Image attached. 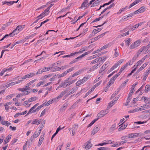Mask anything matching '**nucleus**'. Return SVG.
I'll list each match as a JSON object with an SVG mask.
<instances>
[{"mask_svg": "<svg viewBox=\"0 0 150 150\" xmlns=\"http://www.w3.org/2000/svg\"><path fill=\"white\" fill-rule=\"evenodd\" d=\"M67 90L63 91L57 97V99L60 98L64 96L67 92Z\"/></svg>", "mask_w": 150, "mask_h": 150, "instance_id": "f3484780", "label": "nucleus"}, {"mask_svg": "<svg viewBox=\"0 0 150 150\" xmlns=\"http://www.w3.org/2000/svg\"><path fill=\"white\" fill-rule=\"evenodd\" d=\"M138 83L136 82L132 86V87L131 88V89L130 90V92L129 93V95H132L133 94V93L134 92V91H135V90L134 91V89L135 88V86L136 85H137V84H138Z\"/></svg>", "mask_w": 150, "mask_h": 150, "instance_id": "0eeeda50", "label": "nucleus"}, {"mask_svg": "<svg viewBox=\"0 0 150 150\" xmlns=\"http://www.w3.org/2000/svg\"><path fill=\"white\" fill-rule=\"evenodd\" d=\"M83 71V70L82 69H80L79 70V71H77L75 72L74 73L72 76V77H74L76 76L79 75L81 74Z\"/></svg>", "mask_w": 150, "mask_h": 150, "instance_id": "dca6fc26", "label": "nucleus"}, {"mask_svg": "<svg viewBox=\"0 0 150 150\" xmlns=\"http://www.w3.org/2000/svg\"><path fill=\"white\" fill-rule=\"evenodd\" d=\"M106 59V57H100L98 59L99 61H105Z\"/></svg>", "mask_w": 150, "mask_h": 150, "instance_id": "e433bc0d", "label": "nucleus"}, {"mask_svg": "<svg viewBox=\"0 0 150 150\" xmlns=\"http://www.w3.org/2000/svg\"><path fill=\"white\" fill-rule=\"evenodd\" d=\"M139 56V55H138L137 54H136L135 55L134 57H133L132 59V60L133 62H134L136 59H137V58Z\"/></svg>", "mask_w": 150, "mask_h": 150, "instance_id": "864d4df0", "label": "nucleus"}, {"mask_svg": "<svg viewBox=\"0 0 150 150\" xmlns=\"http://www.w3.org/2000/svg\"><path fill=\"white\" fill-rule=\"evenodd\" d=\"M41 120L42 119L38 120V119H36L32 122V124H34L35 123L36 125H39L40 123Z\"/></svg>", "mask_w": 150, "mask_h": 150, "instance_id": "2eb2a0df", "label": "nucleus"}, {"mask_svg": "<svg viewBox=\"0 0 150 150\" xmlns=\"http://www.w3.org/2000/svg\"><path fill=\"white\" fill-rule=\"evenodd\" d=\"M148 71H146V72L145 73L143 79V80L144 81H145L146 80L148 76V75L150 73Z\"/></svg>", "mask_w": 150, "mask_h": 150, "instance_id": "c85d7f7f", "label": "nucleus"}, {"mask_svg": "<svg viewBox=\"0 0 150 150\" xmlns=\"http://www.w3.org/2000/svg\"><path fill=\"white\" fill-rule=\"evenodd\" d=\"M124 122L122 123L120 125H121V126L118 129L119 131H121L123 130L124 129L126 128V127L127 124L125 125V124L124 123Z\"/></svg>", "mask_w": 150, "mask_h": 150, "instance_id": "9d476101", "label": "nucleus"}, {"mask_svg": "<svg viewBox=\"0 0 150 150\" xmlns=\"http://www.w3.org/2000/svg\"><path fill=\"white\" fill-rule=\"evenodd\" d=\"M70 78H69L66 79L63 82H62L61 84L62 85V87H63L64 88H65L66 87V86H65L66 84L67 85V83H68V81L69 80Z\"/></svg>", "mask_w": 150, "mask_h": 150, "instance_id": "4468645a", "label": "nucleus"}, {"mask_svg": "<svg viewBox=\"0 0 150 150\" xmlns=\"http://www.w3.org/2000/svg\"><path fill=\"white\" fill-rule=\"evenodd\" d=\"M100 31L99 28L97 29H94L92 32V33H94V35H95L97 33Z\"/></svg>", "mask_w": 150, "mask_h": 150, "instance_id": "7c9ffc66", "label": "nucleus"}, {"mask_svg": "<svg viewBox=\"0 0 150 150\" xmlns=\"http://www.w3.org/2000/svg\"><path fill=\"white\" fill-rule=\"evenodd\" d=\"M99 61V60H98V59H95L94 60L92 61L91 63V64H95L96 62H97Z\"/></svg>", "mask_w": 150, "mask_h": 150, "instance_id": "052dcab7", "label": "nucleus"}, {"mask_svg": "<svg viewBox=\"0 0 150 150\" xmlns=\"http://www.w3.org/2000/svg\"><path fill=\"white\" fill-rule=\"evenodd\" d=\"M98 120V119H95L93 120L88 126L87 127H88L92 126L94 123Z\"/></svg>", "mask_w": 150, "mask_h": 150, "instance_id": "cd10ccee", "label": "nucleus"}, {"mask_svg": "<svg viewBox=\"0 0 150 150\" xmlns=\"http://www.w3.org/2000/svg\"><path fill=\"white\" fill-rule=\"evenodd\" d=\"M45 82L44 81H41L40 82L38 83L36 85L37 87H38L40 85H43L45 83Z\"/></svg>", "mask_w": 150, "mask_h": 150, "instance_id": "72a5a7b5", "label": "nucleus"}, {"mask_svg": "<svg viewBox=\"0 0 150 150\" xmlns=\"http://www.w3.org/2000/svg\"><path fill=\"white\" fill-rule=\"evenodd\" d=\"M92 146V144L89 141H87L83 145V147L86 149H89Z\"/></svg>", "mask_w": 150, "mask_h": 150, "instance_id": "20e7f679", "label": "nucleus"}, {"mask_svg": "<svg viewBox=\"0 0 150 150\" xmlns=\"http://www.w3.org/2000/svg\"><path fill=\"white\" fill-rule=\"evenodd\" d=\"M37 79H34L32 81H31L29 83L26 84L25 87L26 88L28 87L29 86L31 85L34 82L36 81Z\"/></svg>", "mask_w": 150, "mask_h": 150, "instance_id": "5701e85b", "label": "nucleus"}, {"mask_svg": "<svg viewBox=\"0 0 150 150\" xmlns=\"http://www.w3.org/2000/svg\"><path fill=\"white\" fill-rule=\"evenodd\" d=\"M142 63V62L140 60L137 62L136 64V65H134V67H137L138 66L141 65Z\"/></svg>", "mask_w": 150, "mask_h": 150, "instance_id": "09e8293b", "label": "nucleus"}, {"mask_svg": "<svg viewBox=\"0 0 150 150\" xmlns=\"http://www.w3.org/2000/svg\"><path fill=\"white\" fill-rule=\"evenodd\" d=\"M131 39L130 38H128L127 39V40H125V42L126 43L127 45L129 46V45L130 43V42Z\"/></svg>", "mask_w": 150, "mask_h": 150, "instance_id": "de8ad7c7", "label": "nucleus"}, {"mask_svg": "<svg viewBox=\"0 0 150 150\" xmlns=\"http://www.w3.org/2000/svg\"><path fill=\"white\" fill-rule=\"evenodd\" d=\"M50 9L48 7L47 8L44 10V11L43 12V13H45V15H47L49 13V10Z\"/></svg>", "mask_w": 150, "mask_h": 150, "instance_id": "a18cd8bd", "label": "nucleus"}, {"mask_svg": "<svg viewBox=\"0 0 150 150\" xmlns=\"http://www.w3.org/2000/svg\"><path fill=\"white\" fill-rule=\"evenodd\" d=\"M114 1H115V0H111L108 2L107 3H105V4H103V6H106L109 5L111 3H112V2H113Z\"/></svg>", "mask_w": 150, "mask_h": 150, "instance_id": "5fc2aeb1", "label": "nucleus"}, {"mask_svg": "<svg viewBox=\"0 0 150 150\" xmlns=\"http://www.w3.org/2000/svg\"><path fill=\"white\" fill-rule=\"evenodd\" d=\"M128 65V63L125 64L123 66H122L121 68H120V71H122L124 70L126 68Z\"/></svg>", "mask_w": 150, "mask_h": 150, "instance_id": "58836bf2", "label": "nucleus"}, {"mask_svg": "<svg viewBox=\"0 0 150 150\" xmlns=\"http://www.w3.org/2000/svg\"><path fill=\"white\" fill-rule=\"evenodd\" d=\"M145 46H144L142 47L139 50V51L137 52V54L138 55H139L145 49L144 48Z\"/></svg>", "mask_w": 150, "mask_h": 150, "instance_id": "6ab92c4d", "label": "nucleus"}, {"mask_svg": "<svg viewBox=\"0 0 150 150\" xmlns=\"http://www.w3.org/2000/svg\"><path fill=\"white\" fill-rule=\"evenodd\" d=\"M77 90L76 87H74L72 88L71 90V92H70V94H72L74 93Z\"/></svg>", "mask_w": 150, "mask_h": 150, "instance_id": "49530a36", "label": "nucleus"}, {"mask_svg": "<svg viewBox=\"0 0 150 150\" xmlns=\"http://www.w3.org/2000/svg\"><path fill=\"white\" fill-rule=\"evenodd\" d=\"M53 99L52 100H49L47 101V102L46 104H45V105L46 106H48L49 105L52 104L53 103Z\"/></svg>", "mask_w": 150, "mask_h": 150, "instance_id": "4c0bfd02", "label": "nucleus"}, {"mask_svg": "<svg viewBox=\"0 0 150 150\" xmlns=\"http://www.w3.org/2000/svg\"><path fill=\"white\" fill-rule=\"evenodd\" d=\"M88 28H86L85 29L83 30L82 31V33L81 34H80L78 36H79L81 34H85L86 33V32H87L88 31Z\"/></svg>", "mask_w": 150, "mask_h": 150, "instance_id": "6e6d98bb", "label": "nucleus"}, {"mask_svg": "<svg viewBox=\"0 0 150 150\" xmlns=\"http://www.w3.org/2000/svg\"><path fill=\"white\" fill-rule=\"evenodd\" d=\"M127 8V6H125V7L122 8V9H120L119 11H118L117 14H120L122 12L124 11Z\"/></svg>", "mask_w": 150, "mask_h": 150, "instance_id": "c756f323", "label": "nucleus"}, {"mask_svg": "<svg viewBox=\"0 0 150 150\" xmlns=\"http://www.w3.org/2000/svg\"><path fill=\"white\" fill-rule=\"evenodd\" d=\"M145 102L146 104H150V98H148L146 97Z\"/></svg>", "mask_w": 150, "mask_h": 150, "instance_id": "13d9d810", "label": "nucleus"}, {"mask_svg": "<svg viewBox=\"0 0 150 150\" xmlns=\"http://www.w3.org/2000/svg\"><path fill=\"white\" fill-rule=\"evenodd\" d=\"M38 99V98L36 97H33L28 100V101L31 102L32 101H34Z\"/></svg>", "mask_w": 150, "mask_h": 150, "instance_id": "a878e982", "label": "nucleus"}, {"mask_svg": "<svg viewBox=\"0 0 150 150\" xmlns=\"http://www.w3.org/2000/svg\"><path fill=\"white\" fill-rule=\"evenodd\" d=\"M139 99V98L138 97H137L136 98H134L132 100V105H134V106H135L136 105H135V103Z\"/></svg>", "mask_w": 150, "mask_h": 150, "instance_id": "b1692460", "label": "nucleus"}, {"mask_svg": "<svg viewBox=\"0 0 150 150\" xmlns=\"http://www.w3.org/2000/svg\"><path fill=\"white\" fill-rule=\"evenodd\" d=\"M34 109H35L34 107H32L29 110L27 114H26V115H28L32 113H33L35 112V110H34Z\"/></svg>", "mask_w": 150, "mask_h": 150, "instance_id": "aec40b11", "label": "nucleus"}, {"mask_svg": "<svg viewBox=\"0 0 150 150\" xmlns=\"http://www.w3.org/2000/svg\"><path fill=\"white\" fill-rule=\"evenodd\" d=\"M67 73L66 72V71H65L63 73L59 75L58 78H60L62 77H63L65 76H66L67 74Z\"/></svg>", "mask_w": 150, "mask_h": 150, "instance_id": "ea45409f", "label": "nucleus"}, {"mask_svg": "<svg viewBox=\"0 0 150 150\" xmlns=\"http://www.w3.org/2000/svg\"><path fill=\"white\" fill-rule=\"evenodd\" d=\"M16 28L19 32V31H21L23 28V27L22 26H21V25H18Z\"/></svg>", "mask_w": 150, "mask_h": 150, "instance_id": "3c124183", "label": "nucleus"}, {"mask_svg": "<svg viewBox=\"0 0 150 150\" xmlns=\"http://www.w3.org/2000/svg\"><path fill=\"white\" fill-rule=\"evenodd\" d=\"M75 67H71L68 69L67 70L65 71H66L67 73V74L68 73H69L72 71L74 70L75 69Z\"/></svg>", "mask_w": 150, "mask_h": 150, "instance_id": "37998d69", "label": "nucleus"}, {"mask_svg": "<svg viewBox=\"0 0 150 150\" xmlns=\"http://www.w3.org/2000/svg\"><path fill=\"white\" fill-rule=\"evenodd\" d=\"M150 107V106L149 105H145L141 106L140 108H138L139 111H141L147 108H149Z\"/></svg>", "mask_w": 150, "mask_h": 150, "instance_id": "f8f14e48", "label": "nucleus"}, {"mask_svg": "<svg viewBox=\"0 0 150 150\" xmlns=\"http://www.w3.org/2000/svg\"><path fill=\"white\" fill-rule=\"evenodd\" d=\"M128 18H129L128 17V16H125L123 17L120 20L119 22V23H120L123 22L124 20L127 19Z\"/></svg>", "mask_w": 150, "mask_h": 150, "instance_id": "79ce46f5", "label": "nucleus"}, {"mask_svg": "<svg viewBox=\"0 0 150 150\" xmlns=\"http://www.w3.org/2000/svg\"><path fill=\"white\" fill-rule=\"evenodd\" d=\"M105 115V114L103 112V111L101 110L97 114V117L98 118L97 119L98 120L100 118L103 117Z\"/></svg>", "mask_w": 150, "mask_h": 150, "instance_id": "1a4fd4ad", "label": "nucleus"}, {"mask_svg": "<svg viewBox=\"0 0 150 150\" xmlns=\"http://www.w3.org/2000/svg\"><path fill=\"white\" fill-rule=\"evenodd\" d=\"M70 132V133H71V132H72V135L73 136L74 135V133H75V132L73 130V129L72 128H70L69 129Z\"/></svg>", "mask_w": 150, "mask_h": 150, "instance_id": "e2e57ef3", "label": "nucleus"}, {"mask_svg": "<svg viewBox=\"0 0 150 150\" xmlns=\"http://www.w3.org/2000/svg\"><path fill=\"white\" fill-rule=\"evenodd\" d=\"M149 91H150V85H149V84H147L145 86V93H146Z\"/></svg>", "mask_w": 150, "mask_h": 150, "instance_id": "412c9836", "label": "nucleus"}, {"mask_svg": "<svg viewBox=\"0 0 150 150\" xmlns=\"http://www.w3.org/2000/svg\"><path fill=\"white\" fill-rule=\"evenodd\" d=\"M141 1V0H136L132 3L133 4V5L134 6L135 5L137 4V3H138L139 2Z\"/></svg>", "mask_w": 150, "mask_h": 150, "instance_id": "69168bd1", "label": "nucleus"}, {"mask_svg": "<svg viewBox=\"0 0 150 150\" xmlns=\"http://www.w3.org/2000/svg\"><path fill=\"white\" fill-rule=\"evenodd\" d=\"M90 77V76L88 75L87 76L84 77L82 80H81V81H82V82H83V83L85 82L88 79H89Z\"/></svg>", "mask_w": 150, "mask_h": 150, "instance_id": "393cba45", "label": "nucleus"}, {"mask_svg": "<svg viewBox=\"0 0 150 150\" xmlns=\"http://www.w3.org/2000/svg\"><path fill=\"white\" fill-rule=\"evenodd\" d=\"M88 1V0H85L83 2L81 6L79 8H83V7H86L87 5V3Z\"/></svg>", "mask_w": 150, "mask_h": 150, "instance_id": "9b49d317", "label": "nucleus"}, {"mask_svg": "<svg viewBox=\"0 0 150 150\" xmlns=\"http://www.w3.org/2000/svg\"><path fill=\"white\" fill-rule=\"evenodd\" d=\"M69 105L68 102H66L61 107L62 109H65Z\"/></svg>", "mask_w": 150, "mask_h": 150, "instance_id": "4be33fe9", "label": "nucleus"}, {"mask_svg": "<svg viewBox=\"0 0 150 150\" xmlns=\"http://www.w3.org/2000/svg\"><path fill=\"white\" fill-rule=\"evenodd\" d=\"M41 69V70L42 72H44L46 71H47L50 70L51 69L50 67H44Z\"/></svg>", "mask_w": 150, "mask_h": 150, "instance_id": "bb28decb", "label": "nucleus"}, {"mask_svg": "<svg viewBox=\"0 0 150 150\" xmlns=\"http://www.w3.org/2000/svg\"><path fill=\"white\" fill-rule=\"evenodd\" d=\"M143 134L139 133H133L130 134L128 135V137L129 138H136L138 136H141Z\"/></svg>", "mask_w": 150, "mask_h": 150, "instance_id": "f03ea898", "label": "nucleus"}, {"mask_svg": "<svg viewBox=\"0 0 150 150\" xmlns=\"http://www.w3.org/2000/svg\"><path fill=\"white\" fill-rule=\"evenodd\" d=\"M27 74L28 76V78H29L35 76V74L34 73H31Z\"/></svg>", "mask_w": 150, "mask_h": 150, "instance_id": "603ef678", "label": "nucleus"}, {"mask_svg": "<svg viewBox=\"0 0 150 150\" xmlns=\"http://www.w3.org/2000/svg\"><path fill=\"white\" fill-rule=\"evenodd\" d=\"M108 46H110V45L109 44L106 45H105L101 48V50H103L107 48L108 47Z\"/></svg>", "mask_w": 150, "mask_h": 150, "instance_id": "0e129e2a", "label": "nucleus"}, {"mask_svg": "<svg viewBox=\"0 0 150 150\" xmlns=\"http://www.w3.org/2000/svg\"><path fill=\"white\" fill-rule=\"evenodd\" d=\"M116 127V125L115 123L112 125L109 129V132H111L115 129V128Z\"/></svg>", "mask_w": 150, "mask_h": 150, "instance_id": "a211bd4d", "label": "nucleus"}, {"mask_svg": "<svg viewBox=\"0 0 150 150\" xmlns=\"http://www.w3.org/2000/svg\"><path fill=\"white\" fill-rule=\"evenodd\" d=\"M100 2V0H96L93 4L92 6H91V7H92V6H94L97 5Z\"/></svg>", "mask_w": 150, "mask_h": 150, "instance_id": "f704fd0d", "label": "nucleus"}, {"mask_svg": "<svg viewBox=\"0 0 150 150\" xmlns=\"http://www.w3.org/2000/svg\"><path fill=\"white\" fill-rule=\"evenodd\" d=\"M132 95H129V94L128 97L127 99V101L129 103L130 101V100L131 99V96Z\"/></svg>", "mask_w": 150, "mask_h": 150, "instance_id": "680f3d73", "label": "nucleus"}, {"mask_svg": "<svg viewBox=\"0 0 150 150\" xmlns=\"http://www.w3.org/2000/svg\"><path fill=\"white\" fill-rule=\"evenodd\" d=\"M23 80H18L16 82H11V83H9L7 85H6V86L7 88H8V87L10 86H13V85L16 84H18L19 83L21 82Z\"/></svg>", "mask_w": 150, "mask_h": 150, "instance_id": "423d86ee", "label": "nucleus"}, {"mask_svg": "<svg viewBox=\"0 0 150 150\" xmlns=\"http://www.w3.org/2000/svg\"><path fill=\"white\" fill-rule=\"evenodd\" d=\"M141 43V41L140 40L136 41L130 45L129 48L131 49H134L139 46Z\"/></svg>", "mask_w": 150, "mask_h": 150, "instance_id": "f257e3e1", "label": "nucleus"}, {"mask_svg": "<svg viewBox=\"0 0 150 150\" xmlns=\"http://www.w3.org/2000/svg\"><path fill=\"white\" fill-rule=\"evenodd\" d=\"M15 3L14 1H5L2 2V5H4L5 4H6L7 5H12Z\"/></svg>", "mask_w": 150, "mask_h": 150, "instance_id": "ddd939ff", "label": "nucleus"}, {"mask_svg": "<svg viewBox=\"0 0 150 150\" xmlns=\"http://www.w3.org/2000/svg\"><path fill=\"white\" fill-rule=\"evenodd\" d=\"M139 111L138 110V108H136L135 109L133 110H130L128 112L130 113H134V112H136Z\"/></svg>", "mask_w": 150, "mask_h": 150, "instance_id": "2f4dec72", "label": "nucleus"}, {"mask_svg": "<svg viewBox=\"0 0 150 150\" xmlns=\"http://www.w3.org/2000/svg\"><path fill=\"white\" fill-rule=\"evenodd\" d=\"M107 22H108L107 21H105L103 23V24H102L101 25H99L97 26H93V27L94 28H98V27H100L103 26L104 24L106 23Z\"/></svg>", "mask_w": 150, "mask_h": 150, "instance_id": "bf43d9fd", "label": "nucleus"}, {"mask_svg": "<svg viewBox=\"0 0 150 150\" xmlns=\"http://www.w3.org/2000/svg\"><path fill=\"white\" fill-rule=\"evenodd\" d=\"M40 133V130H39L38 132L36 131L35 132L34 134L31 137L30 140H31V141L33 140L35 138H37L39 136Z\"/></svg>", "mask_w": 150, "mask_h": 150, "instance_id": "7ed1b4c3", "label": "nucleus"}, {"mask_svg": "<svg viewBox=\"0 0 150 150\" xmlns=\"http://www.w3.org/2000/svg\"><path fill=\"white\" fill-rule=\"evenodd\" d=\"M76 80H74L72 81H68V83L66 85V86H69L70 84L74 83L75 82V81Z\"/></svg>", "mask_w": 150, "mask_h": 150, "instance_id": "c9c22d12", "label": "nucleus"}, {"mask_svg": "<svg viewBox=\"0 0 150 150\" xmlns=\"http://www.w3.org/2000/svg\"><path fill=\"white\" fill-rule=\"evenodd\" d=\"M148 64L147 63H145L144 64H143L142 66L140 67L139 68V70H141V71L144 69L148 65Z\"/></svg>", "mask_w": 150, "mask_h": 150, "instance_id": "473e14b6", "label": "nucleus"}, {"mask_svg": "<svg viewBox=\"0 0 150 150\" xmlns=\"http://www.w3.org/2000/svg\"><path fill=\"white\" fill-rule=\"evenodd\" d=\"M53 75L52 74H50L48 75H46L43 76V79H45L48 78H50Z\"/></svg>", "mask_w": 150, "mask_h": 150, "instance_id": "8fccbe9b", "label": "nucleus"}, {"mask_svg": "<svg viewBox=\"0 0 150 150\" xmlns=\"http://www.w3.org/2000/svg\"><path fill=\"white\" fill-rule=\"evenodd\" d=\"M145 11V8L144 6H142L138 10L135 11L134 13H139L144 12Z\"/></svg>", "mask_w": 150, "mask_h": 150, "instance_id": "6e6552de", "label": "nucleus"}, {"mask_svg": "<svg viewBox=\"0 0 150 150\" xmlns=\"http://www.w3.org/2000/svg\"><path fill=\"white\" fill-rule=\"evenodd\" d=\"M112 103L111 102L110 103L108 106L107 108H108V109L110 108L112 105L114 104V102L113 101H112Z\"/></svg>", "mask_w": 150, "mask_h": 150, "instance_id": "a19ab883", "label": "nucleus"}, {"mask_svg": "<svg viewBox=\"0 0 150 150\" xmlns=\"http://www.w3.org/2000/svg\"><path fill=\"white\" fill-rule=\"evenodd\" d=\"M44 104L45 103H43L42 105L39 106L38 108H36L35 109V112L38 111L39 110H40L41 108H42L43 107Z\"/></svg>", "mask_w": 150, "mask_h": 150, "instance_id": "c03bdc74", "label": "nucleus"}, {"mask_svg": "<svg viewBox=\"0 0 150 150\" xmlns=\"http://www.w3.org/2000/svg\"><path fill=\"white\" fill-rule=\"evenodd\" d=\"M100 127L99 125L96 126L93 129L91 133V135H93L95 133H96L100 129Z\"/></svg>", "mask_w": 150, "mask_h": 150, "instance_id": "39448f33", "label": "nucleus"}, {"mask_svg": "<svg viewBox=\"0 0 150 150\" xmlns=\"http://www.w3.org/2000/svg\"><path fill=\"white\" fill-rule=\"evenodd\" d=\"M98 150H108V149L106 148L103 147H100L97 149Z\"/></svg>", "mask_w": 150, "mask_h": 150, "instance_id": "338daca9", "label": "nucleus"}, {"mask_svg": "<svg viewBox=\"0 0 150 150\" xmlns=\"http://www.w3.org/2000/svg\"><path fill=\"white\" fill-rule=\"evenodd\" d=\"M121 144H119L117 142H116L115 144H113L112 145V146L113 147H118Z\"/></svg>", "mask_w": 150, "mask_h": 150, "instance_id": "774afa93", "label": "nucleus"}, {"mask_svg": "<svg viewBox=\"0 0 150 150\" xmlns=\"http://www.w3.org/2000/svg\"><path fill=\"white\" fill-rule=\"evenodd\" d=\"M83 83V82H81V80H79L76 83V86H79L81 84Z\"/></svg>", "mask_w": 150, "mask_h": 150, "instance_id": "4d7b16f0", "label": "nucleus"}]
</instances>
